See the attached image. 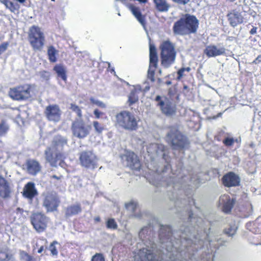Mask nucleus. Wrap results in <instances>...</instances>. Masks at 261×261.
<instances>
[{"label":"nucleus","instance_id":"38","mask_svg":"<svg viewBox=\"0 0 261 261\" xmlns=\"http://www.w3.org/2000/svg\"><path fill=\"white\" fill-rule=\"evenodd\" d=\"M191 70V68L190 67L180 68L177 72V79L178 80H180L184 75H185V74H184L185 72L186 71L189 72Z\"/></svg>","mask_w":261,"mask_h":261},{"label":"nucleus","instance_id":"51","mask_svg":"<svg viewBox=\"0 0 261 261\" xmlns=\"http://www.w3.org/2000/svg\"><path fill=\"white\" fill-rule=\"evenodd\" d=\"M44 250V247L43 246H41L40 247V248L38 249L37 252L38 253H41L42 252V251Z\"/></svg>","mask_w":261,"mask_h":261},{"label":"nucleus","instance_id":"54","mask_svg":"<svg viewBox=\"0 0 261 261\" xmlns=\"http://www.w3.org/2000/svg\"><path fill=\"white\" fill-rule=\"evenodd\" d=\"M169 258L171 261H177L173 254L172 255H170Z\"/></svg>","mask_w":261,"mask_h":261},{"label":"nucleus","instance_id":"28","mask_svg":"<svg viewBox=\"0 0 261 261\" xmlns=\"http://www.w3.org/2000/svg\"><path fill=\"white\" fill-rule=\"evenodd\" d=\"M156 9L159 12H167L170 5L166 0H152Z\"/></svg>","mask_w":261,"mask_h":261},{"label":"nucleus","instance_id":"9","mask_svg":"<svg viewBox=\"0 0 261 261\" xmlns=\"http://www.w3.org/2000/svg\"><path fill=\"white\" fill-rule=\"evenodd\" d=\"M49 221V218L40 212L34 213L30 217L31 223L34 229L38 233L46 230Z\"/></svg>","mask_w":261,"mask_h":261},{"label":"nucleus","instance_id":"23","mask_svg":"<svg viewBox=\"0 0 261 261\" xmlns=\"http://www.w3.org/2000/svg\"><path fill=\"white\" fill-rule=\"evenodd\" d=\"M11 192L10 184L3 176L0 175V197L7 198L10 197Z\"/></svg>","mask_w":261,"mask_h":261},{"label":"nucleus","instance_id":"60","mask_svg":"<svg viewBox=\"0 0 261 261\" xmlns=\"http://www.w3.org/2000/svg\"><path fill=\"white\" fill-rule=\"evenodd\" d=\"M36 246H37V247L38 246L37 243L36 244Z\"/></svg>","mask_w":261,"mask_h":261},{"label":"nucleus","instance_id":"29","mask_svg":"<svg viewBox=\"0 0 261 261\" xmlns=\"http://www.w3.org/2000/svg\"><path fill=\"white\" fill-rule=\"evenodd\" d=\"M54 71L57 73L58 77H60L64 82L67 81V76L66 70L62 64H57L54 67Z\"/></svg>","mask_w":261,"mask_h":261},{"label":"nucleus","instance_id":"19","mask_svg":"<svg viewBox=\"0 0 261 261\" xmlns=\"http://www.w3.org/2000/svg\"><path fill=\"white\" fill-rule=\"evenodd\" d=\"M155 101L158 102V105L160 106L162 112L165 115H172L175 113V108L170 101L165 102L161 100V97L159 95L155 97Z\"/></svg>","mask_w":261,"mask_h":261},{"label":"nucleus","instance_id":"31","mask_svg":"<svg viewBox=\"0 0 261 261\" xmlns=\"http://www.w3.org/2000/svg\"><path fill=\"white\" fill-rule=\"evenodd\" d=\"M0 261H14L13 255L7 251L0 250Z\"/></svg>","mask_w":261,"mask_h":261},{"label":"nucleus","instance_id":"6","mask_svg":"<svg viewBox=\"0 0 261 261\" xmlns=\"http://www.w3.org/2000/svg\"><path fill=\"white\" fill-rule=\"evenodd\" d=\"M117 123L122 128L128 130H136L138 127V121L134 114L123 111L116 116Z\"/></svg>","mask_w":261,"mask_h":261},{"label":"nucleus","instance_id":"41","mask_svg":"<svg viewBox=\"0 0 261 261\" xmlns=\"http://www.w3.org/2000/svg\"><path fill=\"white\" fill-rule=\"evenodd\" d=\"M93 114L94 115L95 118L96 119L107 118V116L106 115V114L102 112H101L98 109H95L94 110Z\"/></svg>","mask_w":261,"mask_h":261},{"label":"nucleus","instance_id":"58","mask_svg":"<svg viewBox=\"0 0 261 261\" xmlns=\"http://www.w3.org/2000/svg\"><path fill=\"white\" fill-rule=\"evenodd\" d=\"M158 82H159V83H161V79H160V78H159V79H158Z\"/></svg>","mask_w":261,"mask_h":261},{"label":"nucleus","instance_id":"3","mask_svg":"<svg viewBox=\"0 0 261 261\" xmlns=\"http://www.w3.org/2000/svg\"><path fill=\"white\" fill-rule=\"evenodd\" d=\"M161 64L164 68H168L175 60L176 51L174 45L169 40L163 41L159 46Z\"/></svg>","mask_w":261,"mask_h":261},{"label":"nucleus","instance_id":"16","mask_svg":"<svg viewBox=\"0 0 261 261\" xmlns=\"http://www.w3.org/2000/svg\"><path fill=\"white\" fill-rule=\"evenodd\" d=\"M236 199L231 198L228 195L224 194L219 199V203L221 205L222 211L225 214H229L231 212Z\"/></svg>","mask_w":261,"mask_h":261},{"label":"nucleus","instance_id":"43","mask_svg":"<svg viewBox=\"0 0 261 261\" xmlns=\"http://www.w3.org/2000/svg\"><path fill=\"white\" fill-rule=\"evenodd\" d=\"M90 101L92 104L95 105L101 108H105L106 107V105L103 102L96 100L94 97H90Z\"/></svg>","mask_w":261,"mask_h":261},{"label":"nucleus","instance_id":"49","mask_svg":"<svg viewBox=\"0 0 261 261\" xmlns=\"http://www.w3.org/2000/svg\"><path fill=\"white\" fill-rule=\"evenodd\" d=\"M257 27H253V28L251 29L250 31V34L251 35H254L257 32Z\"/></svg>","mask_w":261,"mask_h":261},{"label":"nucleus","instance_id":"13","mask_svg":"<svg viewBox=\"0 0 261 261\" xmlns=\"http://www.w3.org/2000/svg\"><path fill=\"white\" fill-rule=\"evenodd\" d=\"M121 158L126 161L127 166L132 170L136 171L140 170L141 162L138 155L133 151L126 150L124 154L121 155Z\"/></svg>","mask_w":261,"mask_h":261},{"label":"nucleus","instance_id":"12","mask_svg":"<svg viewBox=\"0 0 261 261\" xmlns=\"http://www.w3.org/2000/svg\"><path fill=\"white\" fill-rule=\"evenodd\" d=\"M44 114L48 121L57 123L61 120L62 112L59 105L50 104L46 107Z\"/></svg>","mask_w":261,"mask_h":261},{"label":"nucleus","instance_id":"25","mask_svg":"<svg viewBox=\"0 0 261 261\" xmlns=\"http://www.w3.org/2000/svg\"><path fill=\"white\" fill-rule=\"evenodd\" d=\"M159 62L156 48L154 44H149V65L150 68L158 67Z\"/></svg>","mask_w":261,"mask_h":261},{"label":"nucleus","instance_id":"47","mask_svg":"<svg viewBox=\"0 0 261 261\" xmlns=\"http://www.w3.org/2000/svg\"><path fill=\"white\" fill-rule=\"evenodd\" d=\"M261 63V54L258 55L255 59L252 62L254 64H258Z\"/></svg>","mask_w":261,"mask_h":261},{"label":"nucleus","instance_id":"20","mask_svg":"<svg viewBox=\"0 0 261 261\" xmlns=\"http://www.w3.org/2000/svg\"><path fill=\"white\" fill-rule=\"evenodd\" d=\"M24 197L32 200L38 195V192L35 188V184L33 182H28L23 187L22 192Z\"/></svg>","mask_w":261,"mask_h":261},{"label":"nucleus","instance_id":"4","mask_svg":"<svg viewBox=\"0 0 261 261\" xmlns=\"http://www.w3.org/2000/svg\"><path fill=\"white\" fill-rule=\"evenodd\" d=\"M167 137L174 149L185 150L189 147L190 142L186 136L177 129H171Z\"/></svg>","mask_w":261,"mask_h":261},{"label":"nucleus","instance_id":"48","mask_svg":"<svg viewBox=\"0 0 261 261\" xmlns=\"http://www.w3.org/2000/svg\"><path fill=\"white\" fill-rule=\"evenodd\" d=\"M235 232V231L231 228H228L227 231H226V233L228 234L229 236L233 235Z\"/></svg>","mask_w":261,"mask_h":261},{"label":"nucleus","instance_id":"57","mask_svg":"<svg viewBox=\"0 0 261 261\" xmlns=\"http://www.w3.org/2000/svg\"><path fill=\"white\" fill-rule=\"evenodd\" d=\"M166 84L167 85H169L171 84V81H166Z\"/></svg>","mask_w":261,"mask_h":261},{"label":"nucleus","instance_id":"30","mask_svg":"<svg viewBox=\"0 0 261 261\" xmlns=\"http://www.w3.org/2000/svg\"><path fill=\"white\" fill-rule=\"evenodd\" d=\"M59 50H57L53 45H49L47 47V54L48 59L50 62L55 63L57 61Z\"/></svg>","mask_w":261,"mask_h":261},{"label":"nucleus","instance_id":"52","mask_svg":"<svg viewBox=\"0 0 261 261\" xmlns=\"http://www.w3.org/2000/svg\"><path fill=\"white\" fill-rule=\"evenodd\" d=\"M38 240L43 241L45 243H47V240L44 237H40L38 239Z\"/></svg>","mask_w":261,"mask_h":261},{"label":"nucleus","instance_id":"8","mask_svg":"<svg viewBox=\"0 0 261 261\" xmlns=\"http://www.w3.org/2000/svg\"><path fill=\"white\" fill-rule=\"evenodd\" d=\"M46 161L51 167H57L58 164L61 166L66 159L65 154L59 150H55L51 147H47L44 151Z\"/></svg>","mask_w":261,"mask_h":261},{"label":"nucleus","instance_id":"32","mask_svg":"<svg viewBox=\"0 0 261 261\" xmlns=\"http://www.w3.org/2000/svg\"><path fill=\"white\" fill-rule=\"evenodd\" d=\"M138 101V96L137 91L136 90H133L130 93L128 96V104L129 106H132Z\"/></svg>","mask_w":261,"mask_h":261},{"label":"nucleus","instance_id":"11","mask_svg":"<svg viewBox=\"0 0 261 261\" xmlns=\"http://www.w3.org/2000/svg\"><path fill=\"white\" fill-rule=\"evenodd\" d=\"M97 157L91 150H85L79 153V161L82 166L94 169L97 167Z\"/></svg>","mask_w":261,"mask_h":261},{"label":"nucleus","instance_id":"40","mask_svg":"<svg viewBox=\"0 0 261 261\" xmlns=\"http://www.w3.org/2000/svg\"><path fill=\"white\" fill-rule=\"evenodd\" d=\"M2 3L12 12H14L15 10H17L16 5L11 1L9 0H2Z\"/></svg>","mask_w":261,"mask_h":261},{"label":"nucleus","instance_id":"10","mask_svg":"<svg viewBox=\"0 0 261 261\" xmlns=\"http://www.w3.org/2000/svg\"><path fill=\"white\" fill-rule=\"evenodd\" d=\"M91 126L87 125L82 119H75L71 123V130L74 137L83 139L90 133Z\"/></svg>","mask_w":261,"mask_h":261},{"label":"nucleus","instance_id":"50","mask_svg":"<svg viewBox=\"0 0 261 261\" xmlns=\"http://www.w3.org/2000/svg\"><path fill=\"white\" fill-rule=\"evenodd\" d=\"M62 178H63V176H62V175H60V176H58L56 175H53L50 176L51 179H55L57 180H61Z\"/></svg>","mask_w":261,"mask_h":261},{"label":"nucleus","instance_id":"15","mask_svg":"<svg viewBox=\"0 0 261 261\" xmlns=\"http://www.w3.org/2000/svg\"><path fill=\"white\" fill-rule=\"evenodd\" d=\"M222 183L225 187H238L240 185V178L233 172H228L221 179Z\"/></svg>","mask_w":261,"mask_h":261},{"label":"nucleus","instance_id":"36","mask_svg":"<svg viewBox=\"0 0 261 261\" xmlns=\"http://www.w3.org/2000/svg\"><path fill=\"white\" fill-rule=\"evenodd\" d=\"M106 227L108 229L115 230L118 228V225L113 218H109L106 222Z\"/></svg>","mask_w":261,"mask_h":261},{"label":"nucleus","instance_id":"35","mask_svg":"<svg viewBox=\"0 0 261 261\" xmlns=\"http://www.w3.org/2000/svg\"><path fill=\"white\" fill-rule=\"evenodd\" d=\"M92 124L95 131L98 134H101L102 132L105 129V126L99 122L98 121H93Z\"/></svg>","mask_w":261,"mask_h":261},{"label":"nucleus","instance_id":"5","mask_svg":"<svg viewBox=\"0 0 261 261\" xmlns=\"http://www.w3.org/2000/svg\"><path fill=\"white\" fill-rule=\"evenodd\" d=\"M28 39L34 50H41L45 42L43 32L40 27L36 25L30 27L28 34Z\"/></svg>","mask_w":261,"mask_h":261},{"label":"nucleus","instance_id":"7","mask_svg":"<svg viewBox=\"0 0 261 261\" xmlns=\"http://www.w3.org/2000/svg\"><path fill=\"white\" fill-rule=\"evenodd\" d=\"M42 205L46 209L47 213L58 211L60 204V199L58 194L55 191H48L43 193Z\"/></svg>","mask_w":261,"mask_h":261},{"label":"nucleus","instance_id":"27","mask_svg":"<svg viewBox=\"0 0 261 261\" xmlns=\"http://www.w3.org/2000/svg\"><path fill=\"white\" fill-rule=\"evenodd\" d=\"M82 209L81 204L77 203L76 204L68 206L65 211V216L67 217H71L72 216L78 215L82 212Z\"/></svg>","mask_w":261,"mask_h":261},{"label":"nucleus","instance_id":"59","mask_svg":"<svg viewBox=\"0 0 261 261\" xmlns=\"http://www.w3.org/2000/svg\"><path fill=\"white\" fill-rule=\"evenodd\" d=\"M192 202L193 203V204H195V201L193 199H192Z\"/></svg>","mask_w":261,"mask_h":261},{"label":"nucleus","instance_id":"34","mask_svg":"<svg viewBox=\"0 0 261 261\" xmlns=\"http://www.w3.org/2000/svg\"><path fill=\"white\" fill-rule=\"evenodd\" d=\"M58 244L59 243L57 241H54L49 246V250L50 251V254L53 256H57L58 254V251L56 246V245Z\"/></svg>","mask_w":261,"mask_h":261},{"label":"nucleus","instance_id":"26","mask_svg":"<svg viewBox=\"0 0 261 261\" xmlns=\"http://www.w3.org/2000/svg\"><path fill=\"white\" fill-rule=\"evenodd\" d=\"M129 9L138 21L143 26L146 25V15H142L140 9L134 5H130Z\"/></svg>","mask_w":261,"mask_h":261},{"label":"nucleus","instance_id":"14","mask_svg":"<svg viewBox=\"0 0 261 261\" xmlns=\"http://www.w3.org/2000/svg\"><path fill=\"white\" fill-rule=\"evenodd\" d=\"M152 249H148L143 248L140 249L137 254L135 256L136 261H161L156 258L155 255L153 253L154 247H151Z\"/></svg>","mask_w":261,"mask_h":261},{"label":"nucleus","instance_id":"24","mask_svg":"<svg viewBox=\"0 0 261 261\" xmlns=\"http://www.w3.org/2000/svg\"><path fill=\"white\" fill-rule=\"evenodd\" d=\"M67 145V138L61 135H58L54 137L50 147L55 150H59V149L62 150Z\"/></svg>","mask_w":261,"mask_h":261},{"label":"nucleus","instance_id":"1","mask_svg":"<svg viewBox=\"0 0 261 261\" xmlns=\"http://www.w3.org/2000/svg\"><path fill=\"white\" fill-rule=\"evenodd\" d=\"M199 24V20L195 16L186 14L174 23L173 33L175 36H181L194 34L197 32Z\"/></svg>","mask_w":261,"mask_h":261},{"label":"nucleus","instance_id":"21","mask_svg":"<svg viewBox=\"0 0 261 261\" xmlns=\"http://www.w3.org/2000/svg\"><path fill=\"white\" fill-rule=\"evenodd\" d=\"M204 53L208 58L223 55L226 54V49L224 47L217 48L214 45H208L204 50Z\"/></svg>","mask_w":261,"mask_h":261},{"label":"nucleus","instance_id":"44","mask_svg":"<svg viewBox=\"0 0 261 261\" xmlns=\"http://www.w3.org/2000/svg\"><path fill=\"white\" fill-rule=\"evenodd\" d=\"M91 261H105L103 255L101 253H96L92 257Z\"/></svg>","mask_w":261,"mask_h":261},{"label":"nucleus","instance_id":"53","mask_svg":"<svg viewBox=\"0 0 261 261\" xmlns=\"http://www.w3.org/2000/svg\"><path fill=\"white\" fill-rule=\"evenodd\" d=\"M95 222H99L100 221V218L99 216L96 217L94 219Z\"/></svg>","mask_w":261,"mask_h":261},{"label":"nucleus","instance_id":"42","mask_svg":"<svg viewBox=\"0 0 261 261\" xmlns=\"http://www.w3.org/2000/svg\"><path fill=\"white\" fill-rule=\"evenodd\" d=\"M8 126L5 121L3 120L0 123V136L5 134L8 130Z\"/></svg>","mask_w":261,"mask_h":261},{"label":"nucleus","instance_id":"45","mask_svg":"<svg viewBox=\"0 0 261 261\" xmlns=\"http://www.w3.org/2000/svg\"><path fill=\"white\" fill-rule=\"evenodd\" d=\"M9 45V42H4L0 44V55L7 50Z\"/></svg>","mask_w":261,"mask_h":261},{"label":"nucleus","instance_id":"46","mask_svg":"<svg viewBox=\"0 0 261 261\" xmlns=\"http://www.w3.org/2000/svg\"><path fill=\"white\" fill-rule=\"evenodd\" d=\"M234 142V139L232 138H226L223 141V143L226 146H230L233 144Z\"/></svg>","mask_w":261,"mask_h":261},{"label":"nucleus","instance_id":"2","mask_svg":"<svg viewBox=\"0 0 261 261\" xmlns=\"http://www.w3.org/2000/svg\"><path fill=\"white\" fill-rule=\"evenodd\" d=\"M36 92V86L35 84L24 83L11 88L8 95L13 100L23 101L32 98Z\"/></svg>","mask_w":261,"mask_h":261},{"label":"nucleus","instance_id":"37","mask_svg":"<svg viewBox=\"0 0 261 261\" xmlns=\"http://www.w3.org/2000/svg\"><path fill=\"white\" fill-rule=\"evenodd\" d=\"M70 109L74 112H75L80 119L82 117V111L81 108L75 103H71Z\"/></svg>","mask_w":261,"mask_h":261},{"label":"nucleus","instance_id":"39","mask_svg":"<svg viewBox=\"0 0 261 261\" xmlns=\"http://www.w3.org/2000/svg\"><path fill=\"white\" fill-rule=\"evenodd\" d=\"M156 69V68H150L149 67L147 71V77L151 82L155 81V72Z\"/></svg>","mask_w":261,"mask_h":261},{"label":"nucleus","instance_id":"18","mask_svg":"<svg viewBox=\"0 0 261 261\" xmlns=\"http://www.w3.org/2000/svg\"><path fill=\"white\" fill-rule=\"evenodd\" d=\"M27 172L32 175H36L41 170V166L39 162L34 159L28 160L25 164Z\"/></svg>","mask_w":261,"mask_h":261},{"label":"nucleus","instance_id":"17","mask_svg":"<svg viewBox=\"0 0 261 261\" xmlns=\"http://www.w3.org/2000/svg\"><path fill=\"white\" fill-rule=\"evenodd\" d=\"M172 235L173 232L170 226L167 225H162L161 226L159 236L161 243H169L172 244L171 241L172 240Z\"/></svg>","mask_w":261,"mask_h":261},{"label":"nucleus","instance_id":"56","mask_svg":"<svg viewBox=\"0 0 261 261\" xmlns=\"http://www.w3.org/2000/svg\"><path fill=\"white\" fill-rule=\"evenodd\" d=\"M193 213L192 212H190V214H189V218H192V216H193Z\"/></svg>","mask_w":261,"mask_h":261},{"label":"nucleus","instance_id":"22","mask_svg":"<svg viewBox=\"0 0 261 261\" xmlns=\"http://www.w3.org/2000/svg\"><path fill=\"white\" fill-rule=\"evenodd\" d=\"M227 17L231 26L235 27L243 22V17L241 13L236 10H232L230 12Z\"/></svg>","mask_w":261,"mask_h":261},{"label":"nucleus","instance_id":"55","mask_svg":"<svg viewBox=\"0 0 261 261\" xmlns=\"http://www.w3.org/2000/svg\"><path fill=\"white\" fill-rule=\"evenodd\" d=\"M16 1L18 2L19 3H20L21 4H22V3H24L26 1V0H16Z\"/></svg>","mask_w":261,"mask_h":261},{"label":"nucleus","instance_id":"62","mask_svg":"<svg viewBox=\"0 0 261 261\" xmlns=\"http://www.w3.org/2000/svg\"><path fill=\"white\" fill-rule=\"evenodd\" d=\"M51 1H53V2H55V0H51Z\"/></svg>","mask_w":261,"mask_h":261},{"label":"nucleus","instance_id":"33","mask_svg":"<svg viewBox=\"0 0 261 261\" xmlns=\"http://www.w3.org/2000/svg\"><path fill=\"white\" fill-rule=\"evenodd\" d=\"M20 259L23 261H36L35 258L32 255H30L26 251L20 250L19 251Z\"/></svg>","mask_w":261,"mask_h":261},{"label":"nucleus","instance_id":"61","mask_svg":"<svg viewBox=\"0 0 261 261\" xmlns=\"http://www.w3.org/2000/svg\"><path fill=\"white\" fill-rule=\"evenodd\" d=\"M172 248H173L172 246ZM171 251H173L172 248H171Z\"/></svg>","mask_w":261,"mask_h":261}]
</instances>
